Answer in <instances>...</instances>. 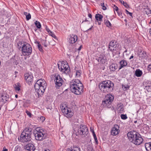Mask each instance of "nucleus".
<instances>
[{"instance_id":"9","label":"nucleus","mask_w":151,"mask_h":151,"mask_svg":"<svg viewBox=\"0 0 151 151\" xmlns=\"http://www.w3.org/2000/svg\"><path fill=\"white\" fill-rule=\"evenodd\" d=\"M60 108L64 115L67 118H70L73 116V113L69 108H68L67 107H64L63 106H61Z\"/></svg>"},{"instance_id":"45","label":"nucleus","mask_w":151,"mask_h":151,"mask_svg":"<svg viewBox=\"0 0 151 151\" xmlns=\"http://www.w3.org/2000/svg\"><path fill=\"white\" fill-rule=\"evenodd\" d=\"M122 4H123L124 6L126 7V8H128L129 7V5L128 4L125 2H124V1H122Z\"/></svg>"},{"instance_id":"18","label":"nucleus","mask_w":151,"mask_h":151,"mask_svg":"<svg viewBox=\"0 0 151 151\" xmlns=\"http://www.w3.org/2000/svg\"><path fill=\"white\" fill-rule=\"evenodd\" d=\"M78 40L77 36L73 35H71L69 37L68 42L71 44L74 43Z\"/></svg>"},{"instance_id":"58","label":"nucleus","mask_w":151,"mask_h":151,"mask_svg":"<svg viewBox=\"0 0 151 151\" xmlns=\"http://www.w3.org/2000/svg\"><path fill=\"white\" fill-rule=\"evenodd\" d=\"M29 13H28L27 12H24V15L26 16V17L27 16V14H29Z\"/></svg>"},{"instance_id":"37","label":"nucleus","mask_w":151,"mask_h":151,"mask_svg":"<svg viewBox=\"0 0 151 151\" xmlns=\"http://www.w3.org/2000/svg\"><path fill=\"white\" fill-rule=\"evenodd\" d=\"M121 117L122 119L125 120L127 118V117L126 114H122L121 115Z\"/></svg>"},{"instance_id":"21","label":"nucleus","mask_w":151,"mask_h":151,"mask_svg":"<svg viewBox=\"0 0 151 151\" xmlns=\"http://www.w3.org/2000/svg\"><path fill=\"white\" fill-rule=\"evenodd\" d=\"M143 85L145 89L147 91H150L151 90V82L147 81L144 83Z\"/></svg>"},{"instance_id":"57","label":"nucleus","mask_w":151,"mask_h":151,"mask_svg":"<svg viewBox=\"0 0 151 151\" xmlns=\"http://www.w3.org/2000/svg\"><path fill=\"white\" fill-rule=\"evenodd\" d=\"M88 17L90 18H92V15L91 14H88Z\"/></svg>"},{"instance_id":"10","label":"nucleus","mask_w":151,"mask_h":151,"mask_svg":"<svg viewBox=\"0 0 151 151\" xmlns=\"http://www.w3.org/2000/svg\"><path fill=\"white\" fill-rule=\"evenodd\" d=\"M54 77V82L56 87H60L62 85L63 81L59 74H55L53 76Z\"/></svg>"},{"instance_id":"32","label":"nucleus","mask_w":151,"mask_h":151,"mask_svg":"<svg viewBox=\"0 0 151 151\" xmlns=\"http://www.w3.org/2000/svg\"><path fill=\"white\" fill-rule=\"evenodd\" d=\"M35 24L37 28L40 29L41 27V24L39 21H36L35 22Z\"/></svg>"},{"instance_id":"16","label":"nucleus","mask_w":151,"mask_h":151,"mask_svg":"<svg viewBox=\"0 0 151 151\" xmlns=\"http://www.w3.org/2000/svg\"><path fill=\"white\" fill-rule=\"evenodd\" d=\"M137 135H138V136L136 137V138L134 140L133 143L136 145H140L143 142V139L139 134H137Z\"/></svg>"},{"instance_id":"59","label":"nucleus","mask_w":151,"mask_h":151,"mask_svg":"<svg viewBox=\"0 0 151 151\" xmlns=\"http://www.w3.org/2000/svg\"><path fill=\"white\" fill-rule=\"evenodd\" d=\"M82 47V45H81L80 46V47L78 48V50H79V51L80 50H81V48Z\"/></svg>"},{"instance_id":"33","label":"nucleus","mask_w":151,"mask_h":151,"mask_svg":"<svg viewBox=\"0 0 151 151\" xmlns=\"http://www.w3.org/2000/svg\"><path fill=\"white\" fill-rule=\"evenodd\" d=\"M92 133L93 134V137H94V139H95V141L96 142V144H98V140H97V137H96V134H95V132H94V131H93V130L92 131Z\"/></svg>"},{"instance_id":"28","label":"nucleus","mask_w":151,"mask_h":151,"mask_svg":"<svg viewBox=\"0 0 151 151\" xmlns=\"http://www.w3.org/2000/svg\"><path fill=\"white\" fill-rule=\"evenodd\" d=\"M142 74V70L139 69H137L135 71V74L137 77H140L141 76Z\"/></svg>"},{"instance_id":"35","label":"nucleus","mask_w":151,"mask_h":151,"mask_svg":"<svg viewBox=\"0 0 151 151\" xmlns=\"http://www.w3.org/2000/svg\"><path fill=\"white\" fill-rule=\"evenodd\" d=\"M123 105L122 104H120V106H119L118 108L119 109L120 112H122L124 111V108H123Z\"/></svg>"},{"instance_id":"25","label":"nucleus","mask_w":151,"mask_h":151,"mask_svg":"<svg viewBox=\"0 0 151 151\" xmlns=\"http://www.w3.org/2000/svg\"><path fill=\"white\" fill-rule=\"evenodd\" d=\"M81 149L79 146L76 145H73L71 148L68 149L67 151H80Z\"/></svg>"},{"instance_id":"19","label":"nucleus","mask_w":151,"mask_h":151,"mask_svg":"<svg viewBox=\"0 0 151 151\" xmlns=\"http://www.w3.org/2000/svg\"><path fill=\"white\" fill-rule=\"evenodd\" d=\"M96 59L99 63L102 64L105 63L106 62V58L104 55H100Z\"/></svg>"},{"instance_id":"41","label":"nucleus","mask_w":151,"mask_h":151,"mask_svg":"<svg viewBox=\"0 0 151 151\" xmlns=\"http://www.w3.org/2000/svg\"><path fill=\"white\" fill-rule=\"evenodd\" d=\"M87 150L88 151H94L93 147L91 146H89L87 147Z\"/></svg>"},{"instance_id":"6","label":"nucleus","mask_w":151,"mask_h":151,"mask_svg":"<svg viewBox=\"0 0 151 151\" xmlns=\"http://www.w3.org/2000/svg\"><path fill=\"white\" fill-rule=\"evenodd\" d=\"M58 68L60 70L66 74H69L70 69L68 63L66 61H62L60 65L58 64Z\"/></svg>"},{"instance_id":"48","label":"nucleus","mask_w":151,"mask_h":151,"mask_svg":"<svg viewBox=\"0 0 151 151\" xmlns=\"http://www.w3.org/2000/svg\"><path fill=\"white\" fill-rule=\"evenodd\" d=\"M114 9L116 12H118L119 11V9L118 7L115 5H114Z\"/></svg>"},{"instance_id":"60","label":"nucleus","mask_w":151,"mask_h":151,"mask_svg":"<svg viewBox=\"0 0 151 151\" xmlns=\"http://www.w3.org/2000/svg\"><path fill=\"white\" fill-rule=\"evenodd\" d=\"M15 97L16 98H17L18 97V95L17 94H16L15 96Z\"/></svg>"},{"instance_id":"30","label":"nucleus","mask_w":151,"mask_h":151,"mask_svg":"<svg viewBox=\"0 0 151 151\" xmlns=\"http://www.w3.org/2000/svg\"><path fill=\"white\" fill-rule=\"evenodd\" d=\"M14 87L16 91H19L20 89V83H17L15 84Z\"/></svg>"},{"instance_id":"3","label":"nucleus","mask_w":151,"mask_h":151,"mask_svg":"<svg viewBox=\"0 0 151 151\" xmlns=\"http://www.w3.org/2000/svg\"><path fill=\"white\" fill-rule=\"evenodd\" d=\"M114 86L113 83L109 80L103 81L99 85V87L101 91L106 93L111 92L113 90Z\"/></svg>"},{"instance_id":"26","label":"nucleus","mask_w":151,"mask_h":151,"mask_svg":"<svg viewBox=\"0 0 151 151\" xmlns=\"http://www.w3.org/2000/svg\"><path fill=\"white\" fill-rule=\"evenodd\" d=\"M118 68V65L116 63H113L109 66V69L111 71H114Z\"/></svg>"},{"instance_id":"64","label":"nucleus","mask_w":151,"mask_h":151,"mask_svg":"<svg viewBox=\"0 0 151 151\" xmlns=\"http://www.w3.org/2000/svg\"><path fill=\"white\" fill-rule=\"evenodd\" d=\"M149 32L150 35H151V29H150Z\"/></svg>"},{"instance_id":"27","label":"nucleus","mask_w":151,"mask_h":151,"mask_svg":"<svg viewBox=\"0 0 151 151\" xmlns=\"http://www.w3.org/2000/svg\"><path fill=\"white\" fill-rule=\"evenodd\" d=\"M145 146L147 151H151V142L145 143Z\"/></svg>"},{"instance_id":"11","label":"nucleus","mask_w":151,"mask_h":151,"mask_svg":"<svg viewBox=\"0 0 151 151\" xmlns=\"http://www.w3.org/2000/svg\"><path fill=\"white\" fill-rule=\"evenodd\" d=\"M137 134H139L137 133L135 131H131L128 133L127 134V136L131 142L133 143L134 140L136 138V137H137L138 135Z\"/></svg>"},{"instance_id":"15","label":"nucleus","mask_w":151,"mask_h":151,"mask_svg":"<svg viewBox=\"0 0 151 151\" xmlns=\"http://www.w3.org/2000/svg\"><path fill=\"white\" fill-rule=\"evenodd\" d=\"M116 42L114 40H111L110 42L109 48L110 50L113 51L117 49Z\"/></svg>"},{"instance_id":"1","label":"nucleus","mask_w":151,"mask_h":151,"mask_svg":"<svg viewBox=\"0 0 151 151\" xmlns=\"http://www.w3.org/2000/svg\"><path fill=\"white\" fill-rule=\"evenodd\" d=\"M70 86L71 91L75 94L79 95L83 92V85L78 79H73L71 80Z\"/></svg>"},{"instance_id":"38","label":"nucleus","mask_w":151,"mask_h":151,"mask_svg":"<svg viewBox=\"0 0 151 151\" xmlns=\"http://www.w3.org/2000/svg\"><path fill=\"white\" fill-rule=\"evenodd\" d=\"M37 46L38 49L40 51L42 52L43 51L42 46L40 44H38V45H37Z\"/></svg>"},{"instance_id":"52","label":"nucleus","mask_w":151,"mask_h":151,"mask_svg":"<svg viewBox=\"0 0 151 151\" xmlns=\"http://www.w3.org/2000/svg\"><path fill=\"white\" fill-rule=\"evenodd\" d=\"M51 33L50 35H51V36L52 37L54 38L55 39L56 38V36L55 35V34H54L52 33V32H51V33Z\"/></svg>"},{"instance_id":"42","label":"nucleus","mask_w":151,"mask_h":151,"mask_svg":"<svg viewBox=\"0 0 151 151\" xmlns=\"http://www.w3.org/2000/svg\"><path fill=\"white\" fill-rule=\"evenodd\" d=\"M31 18V15L29 13L26 16V19L27 20H28Z\"/></svg>"},{"instance_id":"36","label":"nucleus","mask_w":151,"mask_h":151,"mask_svg":"<svg viewBox=\"0 0 151 151\" xmlns=\"http://www.w3.org/2000/svg\"><path fill=\"white\" fill-rule=\"evenodd\" d=\"M145 11L146 13L147 14H148L151 13V10L149 8H146L145 9Z\"/></svg>"},{"instance_id":"7","label":"nucleus","mask_w":151,"mask_h":151,"mask_svg":"<svg viewBox=\"0 0 151 151\" xmlns=\"http://www.w3.org/2000/svg\"><path fill=\"white\" fill-rule=\"evenodd\" d=\"M114 97L110 94H107L105 97L104 100L102 101V104L104 106L110 108L112 106L111 104L114 99Z\"/></svg>"},{"instance_id":"17","label":"nucleus","mask_w":151,"mask_h":151,"mask_svg":"<svg viewBox=\"0 0 151 151\" xmlns=\"http://www.w3.org/2000/svg\"><path fill=\"white\" fill-rule=\"evenodd\" d=\"M35 149L34 145L31 143H29L24 147L25 151H34Z\"/></svg>"},{"instance_id":"53","label":"nucleus","mask_w":151,"mask_h":151,"mask_svg":"<svg viewBox=\"0 0 151 151\" xmlns=\"http://www.w3.org/2000/svg\"><path fill=\"white\" fill-rule=\"evenodd\" d=\"M46 30L48 33H51V32L50 30L48 28H46Z\"/></svg>"},{"instance_id":"4","label":"nucleus","mask_w":151,"mask_h":151,"mask_svg":"<svg viewBox=\"0 0 151 151\" xmlns=\"http://www.w3.org/2000/svg\"><path fill=\"white\" fill-rule=\"evenodd\" d=\"M74 131L76 136H80L82 138H85L88 134V128L84 124H81L75 128Z\"/></svg>"},{"instance_id":"14","label":"nucleus","mask_w":151,"mask_h":151,"mask_svg":"<svg viewBox=\"0 0 151 151\" xmlns=\"http://www.w3.org/2000/svg\"><path fill=\"white\" fill-rule=\"evenodd\" d=\"M119 128V127L118 125L117 124L114 125L111 130V134L113 136H116L120 132Z\"/></svg>"},{"instance_id":"44","label":"nucleus","mask_w":151,"mask_h":151,"mask_svg":"<svg viewBox=\"0 0 151 151\" xmlns=\"http://www.w3.org/2000/svg\"><path fill=\"white\" fill-rule=\"evenodd\" d=\"M45 118L43 116H41L40 117V121L42 122H43L45 119Z\"/></svg>"},{"instance_id":"46","label":"nucleus","mask_w":151,"mask_h":151,"mask_svg":"<svg viewBox=\"0 0 151 151\" xmlns=\"http://www.w3.org/2000/svg\"><path fill=\"white\" fill-rule=\"evenodd\" d=\"M26 113L30 117H31L32 114L31 113H30L29 111H28L27 110H26Z\"/></svg>"},{"instance_id":"54","label":"nucleus","mask_w":151,"mask_h":151,"mask_svg":"<svg viewBox=\"0 0 151 151\" xmlns=\"http://www.w3.org/2000/svg\"><path fill=\"white\" fill-rule=\"evenodd\" d=\"M2 151H8V149H6L5 147H3V150Z\"/></svg>"},{"instance_id":"49","label":"nucleus","mask_w":151,"mask_h":151,"mask_svg":"<svg viewBox=\"0 0 151 151\" xmlns=\"http://www.w3.org/2000/svg\"><path fill=\"white\" fill-rule=\"evenodd\" d=\"M81 75V73L79 71H77L76 72V76L79 77Z\"/></svg>"},{"instance_id":"2","label":"nucleus","mask_w":151,"mask_h":151,"mask_svg":"<svg viewBox=\"0 0 151 151\" xmlns=\"http://www.w3.org/2000/svg\"><path fill=\"white\" fill-rule=\"evenodd\" d=\"M47 86V83L43 79L38 80L35 83L34 87L38 96H41L44 92Z\"/></svg>"},{"instance_id":"47","label":"nucleus","mask_w":151,"mask_h":151,"mask_svg":"<svg viewBox=\"0 0 151 151\" xmlns=\"http://www.w3.org/2000/svg\"><path fill=\"white\" fill-rule=\"evenodd\" d=\"M117 12L119 16L121 18L123 17V16L122 15V13L118 11V12Z\"/></svg>"},{"instance_id":"31","label":"nucleus","mask_w":151,"mask_h":151,"mask_svg":"<svg viewBox=\"0 0 151 151\" xmlns=\"http://www.w3.org/2000/svg\"><path fill=\"white\" fill-rule=\"evenodd\" d=\"M105 24L108 27H111V23L108 20H104V21Z\"/></svg>"},{"instance_id":"8","label":"nucleus","mask_w":151,"mask_h":151,"mask_svg":"<svg viewBox=\"0 0 151 151\" xmlns=\"http://www.w3.org/2000/svg\"><path fill=\"white\" fill-rule=\"evenodd\" d=\"M22 54L24 56L30 55L32 52V49L29 44L26 43L22 47Z\"/></svg>"},{"instance_id":"13","label":"nucleus","mask_w":151,"mask_h":151,"mask_svg":"<svg viewBox=\"0 0 151 151\" xmlns=\"http://www.w3.org/2000/svg\"><path fill=\"white\" fill-rule=\"evenodd\" d=\"M24 77L26 82L29 84H30L33 82V77L31 74L28 73L24 74Z\"/></svg>"},{"instance_id":"40","label":"nucleus","mask_w":151,"mask_h":151,"mask_svg":"<svg viewBox=\"0 0 151 151\" xmlns=\"http://www.w3.org/2000/svg\"><path fill=\"white\" fill-rule=\"evenodd\" d=\"M14 151H20V147L19 146L17 145L14 148Z\"/></svg>"},{"instance_id":"22","label":"nucleus","mask_w":151,"mask_h":151,"mask_svg":"<svg viewBox=\"0 0 151 151\" xmlns=\"http://www.w3.org/2000/svg\"><path fill=\"white\" fill-rule=\"evenodd\" d=\"M27 136L25 135L24 137L20 136L21 141L23 142H27L30 141L31 139V136H29V137L27 138Z\"/></svg>"},{"instance_id":"56","label":"nucleus","mask_w":151,"mask_h":151,"mask_svg":"<svg viewBox=\"0 0 151 151\" xmlns=\"http://www.w3.org/2000/svg\"><path fill=\"white\" fill-rule=\"evenodd\" d=\"M35 43L37 44V45H38V44H40V42L37 40L35 41Z\"/></svg>"},{"instance_id":"63","label":"nucleus","mask_w":151,"mask_h":151,"mask_svg":"<svg viewBox=\"0 0 151 151\" xmlns=\"http://www.w3.org/2000/svg\"><path fill=\"white\" fill-rule=\"evenodd\" d=\"M93 27V26H92L88 30H91L92 28Z\"/></svg>"},{"instance_id":"55","label":"nucleus","mask_w":151,"mask_h":151,"mask_svg":"<svg viewBox=\"0 0 151 151\" xmlns=\"http://www.w3.org/2000/svg\"><path fill=\"white\" fill-rule=\"evenodd\" d=\"M134 57V55H133V54H132L131 56H130V58H129V59L130 60L133 58Z\"/></svg>"},{"instance_id":"24","label":"nucleus","mask_w":151,"mask_h":151,"mask_svg":"<svg viewBox=\"0 0 151 151\" xmlns=\"http://www.w3.org/2000/svg\"><path fill=\"white\" fill-rule=\"evenodd\" d=\"M119 63L120 66L119 68V70H120L123 67L126 66L127 64V61L124 60H123L120 61Z\"/></svg>"},{"instance_id":"29","label":"nucleus","mask_w":151,"mask_h":151,"mask_svg":"<svg viewBox=\"0 0 151 151\" xmlns=\"http://www.w3.org/2000/svg\"><path fill=\"white\" fill-rule=\"evenodd\" d=\"M26 43V42H24V41H19L17 44V47L19 49L22 48V47H23V46L25 45Z\"/></svg>"},{"instance_id":"5","label":"nucleus","mask_w":151,"mask_h":151,"mask_svg":"<svg viewBox=\"0 0 151 151\" xmlns=\"http://www.w3.org/2000/svg\"><path fill=\"white\" fill-rule=\"evenodd\" d=\"M33 132L35 139L37 140L42 141L45 139L47 136L45 130L40 127L36 128Z\"/></svg>"},{"instance_id":"43","label":"nucleus","mask_w":151,"mask_h":151,"mask_svg":"<svg viewBox=\"0 0 151 151\" xmlns=\"http://www.w3.org/2000/svg\"><path fill=\"white\" fill-rule=\"evenodd\" d=\"M101 6L102 7L103 9L104 10H105L106 9V7L104 5V3H101Z\"/></svg>"},{"instance_id":"62","label":"nucleus","mask_w":151,"mask_h":151,"mask_svg":"<svg viewBox=\"0 0 151 151\" xmlns=\"http://www.w3.org/2000/svg\"><path fill=\"white\" fill-rule=\"evenodd\" d=\"M123 1L122 0H119V1L121 2V3L122 4V1Z\"/></svg>"},{"instance_id":"50","label":"nucleus","mask_w":151,"mask_h":151,"mask_svg":"<svg viewBox=\"0 0 151 151\" xmlns=\"http://www.w3.org/2000/svg\"><path fill=\"white\" fill-rule=\"evenodd\" d=\"M126 13L127 14H129V15L131 17H132V13H131V12H129L128 10H126Z\"/></svg>"},{"instance_id":"12","label":"nucleus","mask_w":151,"mask_h":151,"mask_svg":"<svg viewBox=\"0 0 151 151\" xmlns=\"http://www.w3.org/2000/svg\"><path fill=\"white\" fill-rule=\"evenodd\" d=\"M32 129L29 128H25L22 133L20 136L24 137L25 135H27V138H29V136H31L32 134Z\"/></svg>"},{"instance_id":"20","label":"nucleus","mask_w":151,"mask_h":151,"mask_svg":"<svg viewBox=\"0 0 151 151\" xmlns=\"http://www.w3.org/2000/svg\"><path fill=\"white\" fill-rule=\"evenodd\" d=\"M95 18L98 22V24L100 25L101 24V22L102 21L103 16L99 14H96L95 16Z\"/></svg>"},{"instance_id":"39","label":"nucleus","mask_w":151,"mask_h":151,"mask_svg":"<svg viewBox=\"0 0 151 151\" xmlns=\"http://www.w3.org/2000/svg\"><path fill=\"white\" fill-rule=\"evenodd\" d=\"M141 52V55H142V57L143 58H145L147 56V54L146 52L145 51H143L142 52V51Z\"/></svg>"},{"instance_id":"61","label":"nucleus","mask_w":151,"mask_h":151,"mask_svg":"<svg viewBox=\"0 0 151 151\" xmlns=\"http://www.w3.org/2000/svg\"><path fill=\"white\" fill-rule=\"evenodd\" d=\"M44 151H50V150H49V149H47V150H44Z\"/></svg>"},{"instance_id":"23","label":"nucleus","mask_w":151,"mask_h":151,"mask_svg":"<svg viewBox=\"0 0 151 151\" xmlns=\"http://www.w3.org/2000/svg\"><path fill=\"white\" fill-rule=\"evenodd\" d=\"M1 97V102H2L3 104L6 103L9 99V96L8 95H2Z\"/></svg>"},{"instance_id":"34","label":"nucleus","mask_w":151,"mask_h":151,"mask_svg":"<svg viewBox=\"0 0 151 151\" xmlns=\"http://www.w3.org/2000/svg\"><path fill=\"white\" fill-rule=\"evenodd\" d=\"M122 87L124 90L127 91L129 89V86L128 85H122Z\"/></svg>"},{"instance_id":"51","label":"nucleus","mask_w":151,"mask_h":151,"mask_svg":"<svg viewBox=\"0 0 151 151\" xmlns=\"http://www.w3.org/2000/svg\"><path fill=\"white\" fill-rule=\"evenodd\" d=\"M42 45L44 46L45 47H47V45L46 44V41H44L42 43Z\"/></svg>"}]
</instances>
